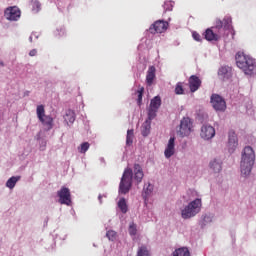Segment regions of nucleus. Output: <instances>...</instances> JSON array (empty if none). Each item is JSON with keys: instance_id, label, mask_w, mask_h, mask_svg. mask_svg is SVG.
Instances as JSON below:
<instances>
[{"instance_id": "f257e3e1", "label": "nucleus", "mask_w": 256, "mask_h": 256, "mask_svg": "<svg viewBox=\"0 0 256 256\" xmlns=\"http://www.w3.org/2000/svg\"><path fill=\"white\" fill-rule=\"evenodd\" d=\"M143 177H145V174L143 173L141 165L134 164V169L130 167L125 168L119 185V193H121V195H127L133 186V179H135L139 185V183L143 181Z\"/></svg>"}, {"instance_id": "f03ea898", "label": "nucleus", "mask_w": 256, "mask_h": 256, "mask_svg": "<svg viewBox=\"0 0 256 256\" xmlns=\"http://www.w3.org/2000/svg\"><path fill=\"white\" fill-rule=\"evenodd\" d=\"M233 29V20L231 16H225L223 20L216 19L215 25L206 29L204 32V38L206 41H219L221 37H225V31H231Z\"/></svg>"}, {"instance_id": "7ed1b4c3", "label": "nucleus", "mask_w": 256, "mask_h": 256, "mask_svg": "<svg viewBox=\"0 0 256 256\" xmlns=\"http://www.w3.org/2000/svg\"><path fill=\"white\" fill-rule=\"evenodd\" d=\"M255 165V151L251 146H246L242 152V159L240 162L241 174L247 177L251 174V170Z\"/></svg>"}, {"instance_id": "20e7f679", "label": "nucleus", "mask_w": 256, "mask_h": 256, "mask_svg": "<svg viewBox=\"0 0 256 256\" xmlns=\"http://www.w3.org/2000/svg\"><path fill=\"white\" fill-rule=\"evenodd\" d=\"M236 64L239 69H242L245 75H253V71L256 69L255 59L245 54V52H238L236 54Z\"/></svg>"}, {"instance_id": "39448f33", "label": "nucleus", "mask_w": 256, "mask_h": 256, "mask_svg": "<svg viewBox=\"0 0 256 256\" xmlns=\"http://www.w3.org/2000/svg\"><path fill=\"white\" fill-rule=\"evenodd\" d=\"M203 203L201 198H196L195 200L191 201L187 206L184 207L181 211L182 219H191L195 217L198 213H201V207Z\"/></svg>"}, {"instance_id": "423d86ee", "label": "nucleus", "mask_w": 256, "mask_h": 256, "mask_svg": "<svg viewBox=\"0 0 256 256\" xmlns=\"http://www.w3.org/2000/svg\"><path fill=\"white\" fill-rule=\"evenodd\" d=\"M36 115L46 131H51V129H53V117L45 115V106L38 105L36 108Z\"/></svg>"}, {"instance_id": "0eeeda50", "label": "nucleus", "mask_w": 256, "mask_h": 256, "mask_svg": "<svg viewBox=\"0 0 256 256\" xmlns=\"http://www.w3.org/2000/svg\"><path fill=\"white\" fill-rule=\"evenodd\" d=\"M193 131V122H191L190 118H183L180 122V129L178 131V135L180 137H187L191 135Z\"/></svg>"}, {"instance_id": "6e6552de", "label": "nucleus", "mask_w": 256, "mask_h": 256, "mask_svg": "<svg viewBox=\"0 0 256 256\" xmlns=\"http://www.w3.org/2000/svg\"><path fill=\"white\" fill-rule=\"evenodd\" d=\"M4 17L7 21H19L21 19V10L17 6H10L5 9Z\"/></svg>"}, {"instance_id": "1a4fd4ad", "label": "nucleus", "mask_w": 256, "mask_h": 256, "mask_svg": "<svg viewBox=\"0 0 256 256\" xmlns=\"http://www.w3.org/2000/svg\"><path fill=\"white\" fill-rule=\"evenodd\" d=\"M161 107V96H155L151 101L148 108L149 119H155L157 117V111Z\"/></svg>"}, {"instance_id": "9d476101", "label": "nucleus", "mask_w": 256, "mask_h": 256, "mask_svg": "<svg viewBox=\"0 0 256 256\" xmlns=\"http://www.w3.org/2000/svg\"><path fill=\"white\" fill-rule=\"evenodd\" d=\"M167 29H169V22L158 20L150 26L149 31L152 35H155V33H165Z\"/></svg>"}, {"instance_id": "9b49d317", "label": "nucleus", "mask_w": 256, "mask_h": 256, "mask_svg": "<svg viewBox=\"0 0 256 256\" xmlns=\"http://www.w3.org/2000/svg\"><path fill=\"white\" fill-rule=\"evenodd\" d=\"M211 104L215 111H225L227 109V103L225 99L218 94H212Z\"/></svg>"}, {"instance_id": "f8f14e48", "label": "nucleus", "mask_w": 256, "mask_h": 256, "mask_svg": "<svg viewBox=\"0 0 256 256\" xmlns=\"http://www.w3.org/2000/svg\"><path fill=\"white\" fill-rule=\"evenodd\" d=\"M57 196L59 197L60 205H71V190L67 187H62L58 192Z\"/></svg>"}, {"instance_id": "ddd939ff", "label": "nucleus", "mask_w": 256, "mask_h": 256, "mask_svg": "<svg viewBox=\"0 0 256 256\" xmlns=\"http://www.w3.org/2000/svg\"><path fill=\"white\" fill-rule=\"evenodd\" d=\"M239 145V141L237 139V134L235 131L230 130L228 133V151L229 153H234L235 149H237V146Z\"/></svg>"}, {"instance_id": "4468645a", "label": "nucleus", "mask_w": 256, "mask_h": 256, "mask_svg": "<svg viewBox=\"0 0 256 256\" xmlns=\"http://www.w3.org/2000/svg\"><path fill=\"white\" fill-rule=\"evenodd\" d=\"M202 139H213L215 137V128L211 125H204L201 128V133H200Z\"/></svg>"}, {"instance_id": "2eb2a0df", "label": "nucleus", "mask_w": 256, "mask_h": 256, "mask_svg": "<svg viewBox=\"0 0 256 256\" xmlns=\"http://www.w3.org/2000/svg\"><path fill=\"white\" fill-rule=\"evenodd\" d=\"M164 155L166 159H171L175 155V137H171L165 148Z\"/></svg>"}, {"instance_id": "dca6fc26", "label": "nucleus", "mask_w": 256, "mask_h": 256, "mask_svg": "<svg viewBox=\"0 0 256 256\" xmlns=\"http://www.w3.org/2000/svg\"><path fill=\"white\" fill-rule=\"evenodd\" d=\"M188 83L191 93H195L201 87V79L195 75L189 77Z\"/></svg>"}, {"instance_id": "f3484780", "label": "nucleus", "mask_w": 256, "mask_h": 256, "mask_svg": "<svg viewBox=\"0 0 256 256\" xmlns=\"http://www.w3.org/2000/svg\"><path fill=\"white\" fill-rule=\"evenodd\" d=\"M156 71L157 70L155 69V66H150L148 68L147 75H146V83L147 85H149V87H151V85H153V81H155Z\"/></svg>"}, {"instance_id": "a211bd4d", "label": "nucleus", "mask_w": 256, "mask_h": 256, "mask_svg": "<svg viewBox=\"0 0 256 256\" xmlns=\"http://www.w3.org/2000/svg\"><path fill=\"white\" fill-rule=\"evenodd\" d=\"M231 67L229 66H222L218 70L219 77H222V79H230L231 77Z\"/></svg>"}, {"instance_id": "6ab92c4d", "label": "nucleus", "mask_w": 256, "mask_h": 256, "mask_svg": "<svg viewBox=\"0 0 256 256\" xmlns=\"http://www.w3.org/2000/svg\"><path fill=\"white\" fill-rule=\"evenodd\" d=\"M151 121H153V119H150L148 116L147 120L143 123V125H142L143 137H147V135H149V133H151Z\"/></svg>"}, {"instance_id": "aec40b11", "label": "nucleus", "mask_w": 256, "mask_h": 256, "mask_svg": "<svg viewBox=\"0 0 256 256\" xmlns=\"http://www.w3.org/2000/svg\"><path fill=\"white\" fill-rule=\"evenodd\" d=\"M211 171H213L214 173H221V162L218 161L217 159H214L210 162L209 164Z\"/></svg>"}, {"instance_id": "412c9836", "label": "nucleus", "mask_w": 256, "mask_h": 256, "mask_svg": "<svg viewBox=\"0 0 256 256\" xmlns=\"http://www.w3.org/2000/svg\"><path fill=\"white\" fill-rule=\"evenodd\" d=\"M20 179H21V176H12L7 180L6 187H8V189H15V185H17V182Z\"/></svg>"}, {"instance_id": "4be33fe9", "label": "nucleus", "mask_w": 256, "mask_h": 256, "mask_svg": "<svg viewBox=\"0 0 256 256\" xmlns=\"http://www.w3.org/2000/svg\"><path fill=\"white\" fill-rule=\"evenodd\" d=\"M173 256H191L188 247L178 248L173 252Z\"/></svg>"}, {"instance_id": "5701e85b", "label": "nucleus", "mask_w": 256, "mask_h": 256, "mask_svg": "<svg viewBox=\"0 0 256 256\" xmlns=\"http://www.w3.org/2000/svg\"><path fill=\"white\" fill-rule=\"evenodd\" d=\"M152 193H153V185L149 183L147 186H144L143 192H142V197L144 201H147V199H149V195H151Z\"/></svg>"}, {"instance_id": "b1692460", "label": "nucleus", "mask_w": 256, "mask_h": 256, "mask_svg": "<svg viewBox=\"0 0 256 256\" xmlns=\"http://www.w3.org/2000/svg\"><path fill=\"white\" fill-rule=\"evenodd\" d=\"M136 256H151V252L147 246L142 245L138 248Z\"/></svg>"}, {"instance_id": "393cba45", "label": "nucleus", "mask_w": 256, "mask_h": 256, "mask_svg": "<svg viewBox=\"0 0 256 256\" xmlns=\"http://www.w3.org/2000/svg\"><path fill=\"white\" fill-rule=\"evenodd\" d=\"M118 207L122 213H127L129 208L127 207V201L125 198H121L118 202Z\"/></svg>"}, {"instance_id": "a878e982", "label": "nucleus", "mask_w": 256, "mask_h": 256, "mask_svg": "<svg viewBox=\"0 0 256 256\" xmlns=\"http://www.w3.org/2000/svg\"><path fill=\"white\" fill-rule=\"evenodd\" d=\"M174 93L175 95H185V88H183V82H178L176 84Z\"/></svg>"}, {"instance_id": "bb28decb", "label": "nucleus", "mask_w": 256, "mask_h": 256, "mask_svg": "<svg viewBox=\"0 0 256 256\" xmlns=\"http://www.w3.org/2000/svg\"><path fill=\"white\" fill-rule=\"evenodd\" d=\"M135 137V134L133 132V129L127 131L126 136V145L131 146L133 145V138Z\"/></svg>"}, {"instance_id": "cd10ccee", "label": "nucleus", "mask_w": 256, "mask_h": 256, "mask_svg": "<svg viewBox=\"0 0 256 256\" xmlns=\"http://www.w3.org/2000/svg\"><path fill=\"white\" fill-rule=\"evenodd\" d=\"M31 6L34 13H39L41 11V2H39L38 0H32Z\"/></svg>"}, {"instance_id": "c85d7f7f", "label": "nucleus", "mask_w": 256, "mask_h": 256, "mask_svg": "<svg viewBox=\"0 0 256 256\" xmlns=\"http://www.w3.org/2000/svg\"><path fill=\"white\" fill-rule=\"evenodd\" d=\"M89 147H91L89 142H83L80 147H78V151L79 153H87V151H89Z\"/></svg>"}, {"instance_id": "c756f323", "label": "nucleus", "mask_w": 256, "mask_h": 256, "mask_svg": "<svg viewBox=\"0 0 256 256\" xmlns=\"http://www.w3.org/2000/svg\"><path fill=\"white\" fill-rule=\"evenodd\" d=\"M65 121H68L69 123H75V112L69 111L66 114Z\"/></svg>"}, {"instance_id": "7c9ffc66", "label": "nucleus", "mask_w": 256, "mask_h": 256, "mask_svg": "<svg viewBox=\"0 0 256 256\" xmlns=\"http://www.w3.org/2000/svg\"><path fill=\"white\" fill-rule=\"evenodd\" d=\"M129 235L135 236L137 235V225L135 223H131L128 228Z\"/></svg>"}, {"instance_id": "2f4dec72", "label": "nucleus", "mask_w": 256, "mask_h": 256, "mask_svg": "<svg viewBox=\"0 0 256 256\" xmlns=\"http://www.w3.org/2000/svg\"><path fill=\"white\" fill-rule=\"evenodd\" d=\"M106 237L109 239V241H115V239L117 237V232H115L113 230H109L106 233Z\"/></svg>"}, {"instance_id": "473e14b6", "label": "nucleus", "mask_w": 256, "mask_h": 256, "mask_svg": "<svg viewBox=\"0 0 256 256\" xmlns=\"http://www.w3.org/2000/svg\"><path fill=\"white\" fill-rule=\"evenodd\" d=\"M145 92V88L144 87H140V89L137 91L138 93V105H141L142 101H143V93Z\"/></svg>"}, {"instance_id": "72a5a7b5", "label": "nucleus", "mask_w": 256, "mask_h": 256, "mask_svg": "<svg viewBox=\"0 0 256 256\" xmlns=\"http://www.w3.org/2000/svg\"><path fill=\"white\" fill-rule=\"evenodd\" d=\"M164 10L165 11H173V3L168 1L164 3Z\"/></svg>"}, {"instance_id": "f704fd0d", "label": "nucleus", "mask_w": 256, "mask_h": 256, "mask_svg": "<svg viewBox=\"0 0 256 256\" xmlns=\"http://www.w3.org/2000/svg\"><path fill=\"white\" fill-rule=\"evenodd\" d=\"M192 37L195 41H201V35L197 32H193Z\"/></svg>"}, {"instance_id": "c9c22d12", "label": "nucleus", "mask_w": 256, "mask_h": 256, "mask_svg": "<svg viewBox=\"0 0 256 256\" xmlns=\"http://www.w3.org/2000/svg\"><path fill=\"white\" fill-rule=\"evenodd\" d=\"M29 55H30V57H35V55H37V49H32V50L29 52Z\"/></svg>"}, {"instance_id": "e433bc0d", "label": "nucleus", "mask_w": 256, "mask_h": 256, "mask_svg": "<svg viewBox=\"0 0 256 256\" xmlns=\"http://www.w3.org/2000/svg\"><path fill=\"white\" fill-rule=\"evenodd\" d=\"M30 41H33V37L30 36Z\"/></svg>"}, {"instance_id": "4c0bfd02", "label": "nucleus", "mask_w": 256, "mask_h": 256, "mask_svg": "<svg viewBox=\"0 0 256 256\" xmlns=\"http://www.w3.org/2000/svg\"><path fill=\"white\" fill-rule=\"evenodd\" d=\"M99 199H101V196H99Z\"/></svg>"}]
</instances>
